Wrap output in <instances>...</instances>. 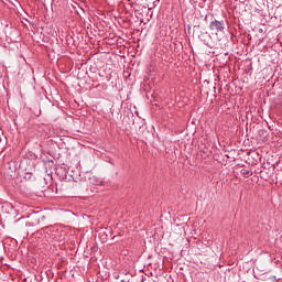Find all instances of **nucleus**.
I'll return each mask as SVG.
<instances>
[{
	"label": "nucleus",
	"mask_w": 282,
	"mask_h": 282,
	"mask_svg": "<svg viewBox=\"0 0 282 282\" xmlns=\"http://www.w3.org/2000/svg\"><path fill=\"white\" fill-rule=\"evenodd\" d=\"M241 175H250V171H248V170H241Z\"/></svg>",
	"instance_id": "nucleus-2"
},
{
	"label": "nucleus",
	"mask_w": 282,
	"mask_h": 282,
	"mask_svg": "<svg viewBox=\"0 0 282 282\" xmlns=\"http://www.w3.org/2000/svg\"><path fill=\"white\" fill-rule=\"evenodd\" d=\"M259 34H263V29H259Z\"/></svg>",
	"instance_id": "nucleus-3"
},
{
	"label": "nucleus",
	"mask_w": 282,
	"mask_h": 282,
	"mask_svg": "<svg viewBox=\"0 0 282 282\" xmlns=\"http://www.w3.org/2000/svg\"><path fill=\"white\" fill-rule=\"evenodd\" d=\"M209 30H212V32H216L217 34L219 32H224V30H226V26L224 24V21L215 20L210 22Z\"/></svg>",
	"instance_id": "nucleus-1"
}]
</instances>
